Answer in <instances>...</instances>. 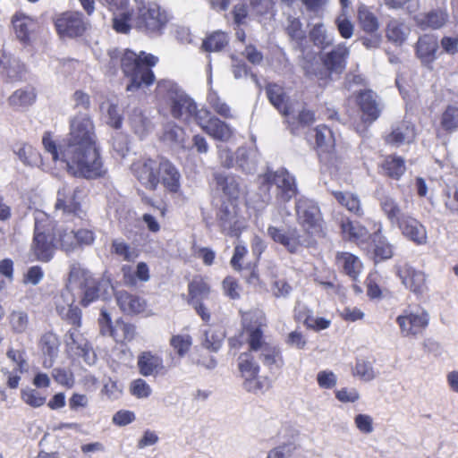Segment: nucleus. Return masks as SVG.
<instances>
[{
	"label": "nucleus",
	"mask_w": 458,
	"mask_h": 458,
	"mask_svg": "<svg viewBox=\"0 0 458 458\" xmlns=\"http://www.w3.org/2000/svg\"><path fill=\"white\" fill-rule=\"evenodd\" d=\"M42 143L54 161L66 165L69 174L76 177L94 179L106 170L96 144L95 126L87 113L79 112L70 119V132L64 147L57 148L49 132H45Z\"/></svg>",
	"instance_id": "1"
},
{
	"label": "nucleus",
	"mask_w": 458,
	"mask_h": 458,
	"mask_svg": "<svg viewBox=\"0 0 458 458\" xmlns=\"http://www.w3.org/2000/svg\"><path fill=\"white\" fill-rule=\"evenodd\" d=\"M108 55L113 65L120 62L123 75L129 80L126 86L127 91L133 92L147 88L154 82L155 75L151 68L158 61L157 56L143 51L136 54L129 49L123 53L118 49H111Z\"/></svg>",
	"instance_id": "2"
},
{
	"label": "nucleus",
	"mask_w": 458,
	"mask_h": 458,
	"mask_svg": "<svg viewBox=\"0 0 458 458\" xmlns=\"http://www.w3.org/2000/svg\"><path fill=\"white\" fill-rule=\"evenodd\" d=\"M157 96L160 102L169 107L171 115L177 120L201 123L208 117L205 109H198L195 101L172 81L163 80L157 83Z\"/></svg>",
	"instance_id": "3"
},
{
	"label": "nucleus",
	"mask_w": 458,
	"mask_h": 458,
	"mask_svg": "<svg viewBox=\"0 0 458 458\" xmlns=\"http://www.w3.org/2000/svg\"><path fill=\"white\" fill-rule=\"evenodd\" d=\"M135 28L149 37L161 36L171 16L168 12L154 0H135Z\"/></svg>",
	"instance_id": "4"
},
{
	"label": "nucleus",
	"mask_w": 458,
	"mask_h": 458,
	"mask_svg": "<svg viewBox=\"0 0 458 458\" xmlns=\"http://www.w3.org/2000/svg\"><path fill=\"white\" fill-rule=\"evenodd\" d=\"M33 216L35 225L31 251L36 259L47 262L53 258L55 250L54 244L55 226L52 220L44 211L35 210Z\"/></svg>",
	"instance_id": "5"
},
{
	"label": "nucleus",
	"mask_w": 458,
	"mask_h": 458,
	"mask_svg": "<svg viewBox=\"0 0 458 458\" xmlns=\"http://www.w3.org/2000/svg\"><path fill=\"white\" fill-rule=\"evenodd\" d=\"M259 180L260 190L264 192L269 191L272 186L276 187L275 201L278 207L284 206L298 193L295 176L285 168L268 170L259 176Z\"/></svg>",
	"instance_id": "6"
},
{
	"label": "nucleus",
	"mask_w": 458,
	"mask_h": 458,
	"mask_svg": "<svg viewBox=\"0 0 458 458\" xmlns=\"http://www.w3.org/2000/svg\"><path fill=\"white\" fill-rule=\"evenodd\" d=\"M242 325L247 335L250 353L257 354L271 344L266 342L263 328L267 327V319L260 310H252L242 315Z\"/></svg>",
	"instance_id": "7"
},
{
	"label": "nucleus",
	"mask_w": 458,
	"mask_h": 458,
	"mask_svg": "<svg viewBox=\"0 0 458 458\" xmlns=\"http://www.w3.org/2000/svg\"><path fill=\"white\" fill-rule=\"evenodd\" d=\"M297 221L305 232L304 236L313 239L322 232V217L318 204L306 197H300L295 202Z\"/></svg>",
	"instance_id": "8"
},
{
	"label": "nucleus",
	"mask_w": 458,
	"mask_h": 458,
	"mask_svg": "<svg viewBox=\"0 0 458 458\" xmlns=\"http://www.w3.org/2000/svg\"><path fill=\"white\" fill-rule=\"evenodd\" d=\"M69 284L73 287L79 285L81 289V303L88 306L99 297L100 286L107 284V282H98L95 278L82 270L79 264L70 266Z\"/></svg>",
	"instance_id": "9"
},
{
	"label": "nucleus",
	"mask_w": 458,
	"mask_h": 458,
	"mask_svg": "<svg viewBox=\"0 0 458 458\" xmlns=\"http://www.w3.org/2000/svg\"><path fill=\"white\" fill-rule=\"evenodd\" d=\"M84 196L85 193L82 188L63 183L57 191L55 208V210H62L64 214L82 218L86 214L81 204Z\"/></svg>",
	"instance_id": "10"
},
{
	"label": "nucleus",
	"mask_w": 458,
	"mask_h": 458,
	"mask_svg": "<svg viewBox=\"0 0 458 458\" xmlns=\"http://www.w3.org/2000/svg\"><path fill=\"white\" fill-rule=\"evenodd\" d=\"M267 235L276 243L282 245L290 253H297L302 247H310L314 240L300 234L296 228L284 229L268 225Z\"/></svg>",
	"instance_id": "11"
},
{
	"label": "nucleus",
	"mask_w": 458,
	"mask_h": 458,
	"mask_svg": "<svg viewBox=\"0 0 458 458\" xmlns=\"http://www.w3.org/2000/svg\"><path fill=\"white\" fill-rule=\"evenodd\" d=\"M188 294V303L194 308L202 320L208 322L210 312L204 304V301L211 299V289L208 283L201 276H195L189 283Z\"/></svg>",
	"instance_id": "12"
},
{
	"label": "nucleus",
	"mask_w": 458,
	"mask_h": 458,
	"mask_svg": "<svg viewBox=\"0 0 458 458\" xmlns=\"http://www.w3.org/2000/svg\"><path fill=\"white\" fill-rule=\"evenodd\" d=\"M429 322V314L424 309L416 311H405L396 318L401 334L404 337L417 336L427 328Z\"/></svg>",
	"instance_id": "13"
},
{
	"label": "nucleus",
	"mask_w": 458,
	"mask_h": 458,
	"mask_svg": "<svg viewBox=\"0 0 458 458\" xmlns=\"http://www.w3.org/2000/svg\"><path fill=\"white\" fill-rule=\"evenodd\" d=\"M131 169L143 186L148 190H156L159 183V157L157 159L141 157L132 163Z\"/></svg>",
	"instance_id": "14"
},
{
	"label": "nucleus",
	"mask_w": 458,
	"mask_h": 458,
	"mask_svg": "<svg viewBox=\"0 0 458 458\" xmlns=\"http://www.w3.org/2000/svg\"><path fill=\"white\" fill-rule=\"evenodd\" d=\"M73 286L69 285L55 297V310L59 316L72 326L81 327V311L73 303L75 301Z\"/></svg>",
	"instance_id": "15"
},
{
	"label": "nucleus",
	"mask_w": 458,
	"mask_h": 458,
	"mask_svg": "<svg viewBox=\"0 0 458 458\" xmlns=\"http://www.w3.org/2000/svg\"><path fill=\"white\" fill-rule=\"evenodd\" d=\"M394 268L402 284L414 294L420 296L427 291L426 276L422 271L405 262L397 263Z\"/></svg>",
	"instance_id": "16"
},
{
	"label": "nucleus",
	"mask_w": 458,
	"mask_h": 458,
	"mask_svg": "<svg viewBox=\"0 0 458 458\" xmlns=\"http://www.w3.org/2000/svg\"><path fill=\"white\" fill-rule=\"evenodd\" d=\"M217 220L223 233L231 236H237L243 227L237 207L233 202L221 205L217 212Z\"/></svg>",
	"instance_id": "17"
},
{
	"label": "nucleus",
	"mask_w": 458,
	"mask_h": 458,
	"mask_svg": "<svg viewBox=\"0 0 458 458\" xmlns=\"http://www.w3.org/2000/svg\"><path fill=\"white\" fill-rule=\"evenodd\" d=\"M403 236L417 245L428 242V232L425 225L410 214H406L396 224Z\"/></svg>",
	"instance_id": "18"
},
{
	"label": "nucleus",
	"mask_w": 458,
	"mask_h": 458,
	"mask_svg": "<svg viewBox=\"0 0 458 458\" xmlns=\"http://www.w3.org/2000/svg\"><path fill=\"white\" fill-rule=\"evenodd\" d=\"M350 49L344 43L335 46L331 51L321 55V61L330 75L339 76L346 68Z\"/></svg>",
	"instance_id": "19"
},
{
	"label": "nucleus",
	"mask_w": 458,
	"mask_h": 458,
	"mask_svg": "<svg viewBox=\"0 0 458 458\" xmlns=\"http://www.w3.org/2000/svg\"><path fill=\"white\" fill-rule=\"evenodd\" d=\"M356 104L361 112L364 123L371 124L380 116L382 107L377 96L372 90H360L356 96Z\"/></svg>",
	"instance_id": "20"
},
{
	"label": "nucleus",
	"mask_w": 458,
	"mask_h": 458,
	"mask_svg": "<svg viewBox=\"0 0 458 458\" xmlns=\"http://www.w3.org/2000/svg\"><path fill=\"white\" fill-rule=\"evenodd\" d=\"M55 24L58 34L62 37H78L86 29L82 15L78 13H63L57 17Z\"/></svg>",
	"instance_id": "21"
},
{
	"label": "nucleus",
	"mask_w": 458,
	"mask_h": 458,
	"mask_svg": "<svg viewBox=\"0 0 458 458\" xmlns=\"http://www.w3.org/2000/svg\"><path fill=\"white\" fill-rule=\"evenodd\" d=\"M376 197L382 212L392 225H396L401 218L407 214L403 212L398 201L391 194L383 190H377L376 191Z\"/></svg>",
	"instance_id": "22"
},
{
	"label": "nucleus",
	"mask_w": 458,
	"mask_h": 458,
	"mask_svg": "<svg viewBox=\"0 0 458 458\" xmlns=\"http://www.w3.org/2000/svg\"><path fill=\"white\" fill-rule=\"evenodd\" d=\"M161 140L174 150L188 148L187 136L184 130L174 122L166 123L163 127Z\"/></svg>",
	"instance_id": "23"
},
{
	"label": "nucleus",
	"mask_w": 458,
	"mask_h": 458,
	"mask_svg": "<svg viewBox=\"0 0 458 458\" xmlns=\"http://www.w3.org/2000/svg\"><path fill=\"white\" fill-rule=\"evenodd\" d=\"M159 182L171 192H177L180 189L181 174L177 168L166 158L159 157Z\"/></svg>",
	"instance_id": "24"
},
{
	"label": "nucleus",
	"mask_w": 458,
	"mask_h": 458,
	"mask_svg": "<svg viewBox=\"0 0 458 458\" xmlns=\"http://www.w3.org/2000/svg\"><path fill=\"white\" fill-rule=\"evenodd\" d=\"M449 14L446 8L438 7L431 11L419 14L415 17V21L419 27L423 30H439L448 21Z\"/></svg>",
	"instance_id": "25"
},
{
	"label": "nucleus",
	"mask_w": 458,
	"mask_h": 458,
	"mask_svg": "<svg viewBox=\"0 0 458 458\" xmlns=\"http://www.w3.org/2000/svg\"><path fill=\"white\" fill-rule=\"evenodd\" d=\"M139 372L144 377H157L165 370L163 359L151 352H143L138 356Z\"/></svg>",
	"instance_id": "26"
},
{
	"label": "nucleus",
	"mask_w": 458,
	"mask_h": 458,
	"mask_svg": "<svg viewBox=\"0 0 458 458\" xmlns=\"http://www.w3.org/2000/svg\"><path fill=\"white\" fill-rule=\"evenodd\" d=\"M115 299L120 310L128 315L141 313L146 309V301L143 298L126 291L116 292Z\"/></svg>",
	"instance_id": "27"
},
{
	"label": "nucleus",
	"mask_w": 458,
	"mask_h": 458,
	"mask_svg": "<svg viewBox=\"0 0 458 458\" xmlns=\"http://www.w3.org/2000/svg\"><path fill=\"white\" fill-rule=\"evenodd\" d=\"M12 25L16 38L22 43L30 42L31 34L37 28L36 21L21 13L13 16Z\"/></svg>",
	"instance_id": "28"
},
{
	"label": "nucleus",
	"mask_w": 458,
	"mask_h": 458,
	"mask_svg": "<svg viewBox=\"0 0 458 458\" xmlns=\"http://www.w3.org/2000/svg\"><path fill=\"white\" fill-rule=\"evenodd\" d=\"M24 73V65L12 54L0 51V74L9 80L21 79Z\"/></svg>",
	"instance_id": "29"
},
{
	"label": "nucleus",
	"mask_w": 458,
	"mask_h": 458,
	"mask_svg": "<svg viewBox=\"0 0 458 458\" xmlns=\"http://www.w3.org/2000/svg\"><path fill=\"white\" fill-rule=\"evenodd\" d=\"M335 222L339 225L344 238L350 241H363L369 236L368 230L359 223L352 222L348 217L341 215H335Z\"/></svg>",
	"instance_id": "30"
},
{
	"label": "nucleus",
	"mask_w": 458,
	"mask_h": 458,
	"mask_svg": "<svg viewBox=\"0 0 458 458\" xmlns=\"http://www.w3.org/2000/svg\"><path fill=\"white\" fill-rule=\"evenodd\" d=\"M439 48L437 38L433 35H423L420 37L416 53L423 64H431L437 59V54Z\"/></svg>",
	"instance_id": "31"
},
{
	"label": "nucleus",
	"mask_w": 458,
	"mask_h": 458,
	"mask_svg": "<svg viewBox=\"0 0 458 458\" xmlns=\"http://www.w3.org/2000/svg\"><path fill=\"white\" fill-rule=\"evenodd\" d=\"M197 123L206 133L217 140L227 141L233 135L230 126L216 117L209 118L208 121L205 119Z\"/></svg>",
	"instance_id": "32"
},
{
	"label": "nucleus",
	"mask_w": 458,
	"mask_h": 458,
	"mask_svg": "<svg viewBox=\"0 0 458 458\" xmlns=\"http://www.w3.org/2000/svg\"><path fill=\"white\" fill-rule=\"evenodd\" d=\"M59 345V339L55 334L47 332L41 336L39 347L44 355V368L48 369L53 366L54 361L58 355Z\"/></svg>",
	"instance_id": "33"
},
{
	"label": "nucleus",
	"mask_w": 458,
	"mask_h": 458,
	"mask_svg": "<svg viewBox=\"0 0 458 458\" xmlns=\"http://www.w3.org/2000/svg\"><path fill=\"white\" fill-rule=\"evenodd\" d=\"M236 165L245 174H253L258 167L259 153L255 149L239 148L235 153Z\"/></svg>",
	"instance_id": "34"
},
{
	"label": "nucleus",
	"mask_w": 458,
	"mask_h": 458,
	"mask_svg": "<svg viewBox=\"0 0 458 458\" xmlns=\"http://www.w3.org/2000/svg\"><path fill=\"white\" fill-rule=\"evenodd\" d=\"M336 264L352 280H356L360 275L362 264L360 260L352 253L341 252L336 254Z\"/></svg>",
	"instance_id": "35"
},
{
	"label": "nucleus",
	"mask_w": 458,
	"mask_h": 458,
	"mask_svg": "<svg viewBox=\"0 0 458 458\" xmlns=\"http://www.w3.org/2000/svg\"><path fill=\"white\" fill-rule=\"evenodd\" d=\"M415 138L414 127L409 122H402L396 125L387 136L386 141L394 145L410 143Z\"/></svg>",
	"instance_id": "36"
},
{
	"label": "nucleus",
	"mask_w": 458,
	"mask_h": 458,
	"mask_svg": "<svg viewBox=\"0 0 458 458\" xmlns=\"http://www.w3.org/2000/svg\"><path fill=\"white\" fill-rule=\"evenodd\" d=\"M256 355L270 370H278L284 365L281 352L276 345L270 344Z\"/></svg>",
	"instance_id": "37"
},
{
	"label": "nucleus",
	"mask_w": 458,
	"mask_h": 458,
	"mask_svg": "<svg viewBox=\"0 0 458 458\" xmlns=\"http://www.w3.org/2000/svg\"><path fill=\"white\" fill-rule=\"evenodd\" d=\"M217 186L230 199H237L240 193L238 178L225 173H216L214 174Z\"/></svg>",
	"instance_id": "38"
},
{
	"label": "nucleus",
	"mask_w": 458,
	"mask_h": 458,
	"mask_svg": "<svg viewBox=\"0 0 458 458\" xmlns=\"http://www.w3.org/2000/svg\"><path fill=\"white\" fill-rule=\"evenodd\" d=\"M405 170L404 160L396 156H388L380 165L381 173L394 180H399Z\"/></svg>",
	"instance_id": "39"
},
{
	"label": "nucleus",
	"mask_w": 458,
	"mask_h": 458,
	"mask_svg": "<svg viewBox=\"0 0 458 458\" xmlns=\"http://www.w3.org/2000/svg\"><path fill=\"white\" fill-rule=\"evenodd\" d=\"M315 131L316 143L319 151L331 157L335 141L332 131L326 125H319Z\"/></svg>",
	"instance_id": "40"
},
{
	"label": "nucleus",
	"mask_w": 458,
	"mask_h": 458,
	"mask_svg": "<svg viewBox=\"0 0 458 458\" xmlns=\"http://www.w3.org/2000/svg\"><path fill=\"white\" fill-rule=\"evenodd\" d=\"M238 367L243 377H257L259 372V366L257 362L256 354L243 352L239 356Z\"/></svg>",
	"instance_id": "41"
},
{
	"label": "nucleus",
	"mask_w": 458,
	"mask_h": 458,
	"mask_svg": "<svg viewBox=\"0 0 458 458\" xmlns=\"http://www.w3.org/2000/svg\"><path fill=\"white\" fill-rule=\"evenodd\" d=\"M225 334L222 330L209 327L203 332L201 344L207 350L216 352L222 346Z\"/></svg>",
	"instance_id": "42"
},
{
	"label": "nucleus",
	"mask_w": 458,
	"mask_h": 458,
	"mask_svg": "<svg viewBox=\"0 0 458 458\" xmlns=\"http://www.w3.org/2000/svg\"><path fill=\"white\" fill-rule=\"evenodd\" d=\"M267 95L270 103L283 114L288 115L289 109L285 104L284 93L282 87L276 84H268Z\"/></svg>",
	"instance_id": "43"
},
{
	"label": "nucleus",
	"mask_w": 458,
	"mask_h": 458,
	"mask_svg": "<svg viewBox=\"0 0 458 458\" xmlns=\"http://www.w3.org/2000/svg\"><path fill=\"white\" fill-rule=\"evenodd\" d=\"M310 38L316 47L321 49L327 48L334 42L333 35L327 31L323 23H318L312 27L310 31Z\"/></svg>",
	"instance_id": "44"
},
{
	"label": "nucleus",
	"mask_w": 458,
	"mask_h": 458,
	"mask_svg": "<svg viewBox=\"0 0 458 458\" xmlns=\"http://www.w3.org/2000/svg\"><path fill=\"white\" fill-rule=\"evenodd\" d=\"M408 33V28L400 21L392 20L387 24L386 38L396 45H402L406 39Z\"/></svg>",
	"instance_id": "45"
},
{
	"label": "nucleus",
	"mask_w": 458,
	"mask_h": 458,
	"mask_svg": "<svg viewBox=\"0 0 458 458\" xmlns=\"http://www.w3.org/2000/svg\"><path fill=\"white\" fill-rule=\"evenodd\" d=\"M129 123L131 129L140 137L144 136L151 129L150 121L138 108L133 109L130 114Z\"/></svg>",
	"instance_id": "46"
},
{
	"label": "nucleus",
	"mask_w": 458,
	"mask_h": 458,
	"mask_svg": "<svg viewBox=\"0 0 458 458\" xmlns=\"http://www.w3.org/2000/svg\"><path fill=\"white\" fill-rule=\"evenodd\" d=\"M108 330L110 331V335L116 342H130L136 335L135 327L122 320H117L114 328H108Z\"/></svg>",
	"instance_id": "47"
},
{
	"label": "nucleus",
	"mask_w": 458,
	"mask_h": 458,
	"mask_svg": "<svg viewBox=\"0 0 458 458\" xmlns=\"http://www.w3.org/2000/svg\"><path fill=\"white\" fill-rule=\"evenodd\" d=\"M80 327L72 326L71 329L64 335V344L66 347L72 352H76L79 350H83L89 344L88 340L79 330Z\"/></svg>",
	"instance_id": "48"
},
{
	"label": "nucleus",
	"mask_w": 458,
	"mask_h": 458,
	"mask_svg": "<svg viewBox=\"0 0 458 458\" xmlns=\"http://www.w3.org/2000/svg\"><path fill=\"white\" fill-rule=\"evenodd\" d=\"M373 242L375 243V255L381 259H388L392 258L393 245L388 242L386 238L381 234V229L379 228L373 234Z\"/></svg>",
	"instance_id": "49"
},
{
	"label": "nucleus",
	"mask_w": 458,
	"mask_h": 458,
	"mask_svg": "<svg viewBox=\"0 0 458 458\" xmlns=\"http://www.w3.org/2000/svg\"><path fill=\"white\" fill-rule=\"evenodd\" d=\"M36 98L34 89L25 88L17 89L9 98V104L13 106H27L31 105Z\"/></svg>",
	"instance_id": "50"
},
{
	"label": "nucleus",
	"mask_w": 458,
	"mask_h": 458,
	"mask_svg": "<svg viewBox=\"0 0 458 458\" xmlns=\"http://www.w3.org/2000/svg\"><path fill=\"white\" fill-rule=\"evenodd\" d=\"M228 44V37L222 31H216L207 37L202 43V47L207 52H217Z\"/></svg>",
	"instance_id": "51"
},
{
	"label": "nucleus",
	"mask_w": 458,
	"mask_h": 458,
	"mask_svg": "<svg viewBox=\"0 0 458 458\" xmlns=\"http://www.w3.org/2000/svg\"><path fill=\"white\" fill-rule=\"evenodd\" d=\"M21 399L33 408H38L45 404L47 397L37 389L26 387L21 391Z\"/></svg>",
	"instance_id": "52"
},
{
	"label": "nucleus",
	"mask_w": 458,
	"mask_h": 458,
	"mask_svg": "<svg viewBox=\"0 0 458 458\" xmlns=\"http://www.w3.org/2000/svg\"><path fill=\"white\" fill-rule=\"evenodd\" d=\"M170 345L180 358L184 357L192 345V338L189 335H176L170 339Z\"/></svg>",
	"instance_id": "53"
},
{
	"label": "nucleus",
	"mask_w": 458,
	"mask_h": 458,
	"mask_svg": "<svg viewBox=\"0 0 458 458\" xmlns=\"http://www.w3.org/2000/svg\"><path fill=\"white\" fill-rule=\"evenodd\" d=\"M112 252L127 261L133 260L137 257L135 250L122 239H114L113 241Z\"/></svg>",
	"instance_id": "54"
},
{
	"label": "nucleus",
	"mask_w": 458,
	"mask_h": 458,
	"mask_svg": "<svg viewBox=\"0 0 458 458\" xmlns=\"http://www.w3.org/2000/svg\"><path fill=\"white\" fill-rule=\"evenodd\" d=\"M358 17L360 23L365 31L373 33L378 29L377 19L365 7L360 8Z\"/></svg>",
	"instance_id": "55"
},
{
	"label": "nucleus",
	"mask_w": 458,
	"mask_h": 458,
	"mask_svg": "<svg viewBox=\"0 0 458 458\" xmlns=\"http://www.w3.org/2000/svg\"><path fill=\"white\" fill-rule=\"evenodd\" d=\"M19 158L26 165H38L40 163V154L30 145H23L17 152Z\"/></svg>",
	"instance_id": "56"
},
{
	"label": "nucleus",
	"mask_w": 458,
	"mask_h": 458,
	"mask_svg": "<svg viewBox=\"0 0 458 458\" xmlns=\"http://www.w3.org/2000/svg\"><path fill=\"white\" fill-rule=\"evenodd\" d=\"M444 203L450 213H458V185L445 187L444 190Z\"/></svg>",
	"instance_id": "57"
},
{
	"label": "nucleus",
	"mask_w": 458,
	"mask_h": 458,
	"mask_svg": "<svg viewBox=\"0 0 458 458\" xmlns=\"http://www.w3.org/2000/svg\"><path fill=\"white\" fill-rule=\"evenodd\" d=\"M441 124L446 131H453L458 128V107L448 106L443 113Z\"/></svg>",
	"instance_id": "58"
},
{
	"label": "nucleus",
	"mask_w": 458,
	"mask_h": 458,
	"mask_svg": "<svg viewBox=\"0 0 458 458\" xmlns=\"http://www.w3.org/2000/svg\"><path fill=\"white\" fill-rule=\"evenodd\" d=\"M355 375L364 381H371L377 376L371 362L358 360L355 365Z\"/></svg>",
	"instance_id": "59"
},
{
	"label": "nucleus",
	"mask_w": 458,
	"mask_h": 458,
	"mask_svg": "<svg viewBox=\"0 0 458 458\" xmlns=\"http://www.w3.org/2000/svg\"><path fill=\"white\" fill-rule=\"evenodd\" d=\"M208 100L215 111L225 118H232L230 106L224 102L216 92H210Z\"/></svg>",
	"instance_id": "60"
},
{
	"label": "nucleus",
	"mask_w": 458,
	"mask_h": 458,
	"mask_svg": "<svg viewBox=\"0 0 458 458\" xmlns=\"http://www.w3.org/2000/svg\"><path fill=\"white\" fill-rule=\"evenodd\" d=\"M58 241L61 245V249L65 252L73 251L77 247V241L75 232L72 230H62L58 233Z\"/></svg>",
	"instance_id": "61"
},
{
	"label": "nucleus",
	"mask_w": 458,
	"mask_h": 458,
	"mask_svg": "<svg viewBox=\"0 0 458 458\" xmlns=\"http://www.w3.org/2000/svg\"><path fill=\"white\" fill-rule=\"evenodd\" d=\"M130 391L132 395L139 399H145L150 396L152 389L142 378H137L131 383Z\"/></svg>",
	"instance_id": "62"
},
{
	"label": "nucleus",
	"mask_w": 458,
	"mask_h": 458,
	"mask_svg": "<svg viewBox=\"0 0 458 458\" xmlns=\"http://www.w3.org/2000/svg\"><path fill=\"white\" fill-rule=\"evenodd\" d=\"M10 325L16 333H23L29 326L28 314L23 311H13L10 315Z\"/></svg>",
	"instance_id": "63"
},
{
	"label": "nucleus",
	"mask_w": 458,
	"mask_h": 458,
	"mask_svg": "<svg viewBox=\"0 0 458 458\" xmlns=\"http://www.w3.org/2000/svg\"><path fill=\"white\" fill-rule=\"evenodd\" d=\"M335 25L344 38H350L353 34V25L347 18L344 11L335 19Z\"/></svg>",
	"instance_id": "64"
}]
</instances>
